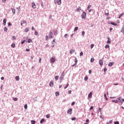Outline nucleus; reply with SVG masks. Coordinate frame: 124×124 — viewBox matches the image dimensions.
<instances>
[{
    "label": "nucleus",
    "mask_w": 124,
    "mask_h": 124,
    "mask_svg": "<svg viewBox=\"0 0 124 124\" xmlns=\"http://www.w3.org/2000/svg\"><path fill=\"white\" fill-rule=\"evenodd\" d=\"M122 97H119L116 99V100H112V102H114V103H118V102H120V103H121V104H123V102H122Z\"/></svg>",
    "instance_id": "nucleus-1"
},
{
    "label": "nucleus",
    "mask_w": 124,
    "mask_h": 124,
    "mask_svg": "<svg viewBox=\"0 0 124 124\" xmlns=\"http://www.w3.org/2000/svg\"><path fill=\"white\" fill-rule=\"evenodd\" d=\"M54 3H58V5H60L62 3V0H54Z\"/></svg>",
    "instance_id": "nucleus-2"
},
{
    "label": "nucleus",
    "mask_w": 124,
    "mask_h": 124,
    "mask_svg": "<svg viewBox=\"0 0 124 124\" xmlns=\"http://www.w3.org/2000/svg\"><path fill=\"white\" fill-rule=\"evenodd\" d=\"M50 62H52V63H54V62H56V59L54 57H52L50 59Z\"/></svg>",
    "instance_id": "nucleus-3"
},
{
    "label": "nucleus",
    "mask_w": 124,
    "mask_h": 124,
    "mask_svg": "<svg viewBox=\"0 0 124 124\" xmlns=\"http://www.w3.org/2000/svg\"><path fill=\"white\" fill-rule=\"evenodd\" d=\"M49 38H53V32L52 31L49 32Z\"/></svg>",
    "instance_id": "nucleus-4"
},
{
    "label": "nucleus",
    "mask_w": 124,
    "mask_h": 124,
    "mask_svg": "<svg viewBox=\"0 0 124 124\" xmlns=\"http://www.w3.org/2000/svg\"><path fill=\"white\" fill-rule=\"evenodd\" d=\"M31 6H32V8H33V9H35L36 7V5L34 2L31 3Z\"/></svg>",
    "instance_id": "nucleus-5"
},
{
    "label": "nucleus",
    "mask_w": 124,
    "mask_h": 124,
    "mask_svg": "<svg viewBox=\"0 0 124 124\" xmlns=\"http://www.w3.org/2000/svg\"><path fill=\"white\" fill-rule=\"evenodd\" d=\"M24 24H27V21L26 20L22 21L21 23V26L23 27V26L24 25Z\"/></svg>",
    "instance_id": "nucleus-6"
},
{
    "label": "nucleus",
    "mask_w": 124,
    "mask_h": 124,
    "mask_svg": "<svg viewBox=\"0 0 124 124\" xmlns=\"http://www.w3.org/2000/svg\"><path fill=\"white\" fill-rule=\"evenodd\" d=\"M86 12H83L81 15V17L82 18H86Z\"/></svg>",
    "instance_id": "nucleus-7"
},
{
    "label": "nucleus",
    "mask_w": 124,
    "mask_h": 124,
    "mask_svg": "<svg viewBox=\"0 0 124 124\" xmlns=\"http://www.w3.org/2000/svg\"><path fill=\"white\" fill-rule=\"evenodd\" d=\"M99 64H100L101 66H102V65H103V61H102V60H100L99 61Z\"/></svg>",
    "instance_id": "nucleus-8"
},
{
    "label": "nucleus",
    "mask_w": 124,
    "mask_h": 124,
    "mask_svg": "<svg viewBox=\"0 0 124 124\" xmlns=\"http://www.w3.org/2000/svg\"><path fill=\"white\" fill-rule=\"evenodd\" d=\"M92 97H93V93L92 92H90L89 93V94H88V97L89 98H92Z\"/></svg>",
    "instance_id": "nucleus-9"
},
{
    "label": "nucleus",
    "mask_w": 124,
    "mask_h": 124,
    "mask_svg": "<svg viewBox=\"0 0 124 124\" xmlns=\"http://www.w3.org/2000/svg\"><path fill=\"white\" fill-rule=\"evenodd\" d=\"M50 87H53L54 86V81H51L49 83Z\"/></svg>",
    "instance_id": "nucleus-10"
},
{
    "label": "nucleus",
    "mask_w": 124,
    "mask_h": 124,
    "mask_svg": "<svg viewBox=\"0 0 124 124\" xmlns=\"http://www.w3.org/2000/svg\"><path fill=\"white\" fill-rule=\"evenodd\" d=\"M6 18H4L3 20V24L4 25V26H5L6 25Z\"/></svg>",
    "instance_id": "nucleus-11"
},
{
    "label": "nucleus",
    "mask_w": 124,
    "mask_h": 124,
    "mask_svg": "<svg viewBox=\"0 0 124 124\" xmlns=\"http://www.w3.org/2000/svg\"><path fill=\"white\" fill-rule=\"evenodd\" d=\"M72 112V108H69L68 110L67 111L68 114H71V112Z\"/></svg>",
    "instance_id": "nucleus-12"
},
{
    "label": "nucleus",
    "mask_w": 124,
    "mask_h": 124,
    "mask_svg": "<svg viewBox=\"0 0 124 124\" xmlns=\"http://www.w3.org/2000/svg\"><path fill=\"white\" fill-rule=\"evenodd\" d=\"M108 40L107 41V44H110L111 43V41L110 40V38H108Z\"/></svg>",
    "instance_id": "nucleus-13"
},
{
    "label": "nucleus",
    "mask_w": 124,
    "mask_h": 124,
    "mask_svg": "<svg viewBox=\"0 0 124 124\" xmlns=\"http://www.w3.org/2000/svg\"><path fill=\"white\" fill-rule=\"evenodd\" d=\"M124 13H123L121 14H120V16L118 17L119 19H121V18H122V17H123V16H124Z\"/></svg>",
    "instance_id": "nucleus-14"
},
{
    "label": "nucleus",
    "mask_w": 124,
    "mask_h": 124,
    "mask_svg": "<svg viewBox=\"0 0 124 124\" xmlns=\"http://www.w3.org/2000/svg\"><path fill=\"white\" fill-rule=\"evenodd\" d=\"M110 24H111V25H112L113 26H118V24L114 22H111Z\"/></svg>",
    "instance_id": "nucleus-15"
},
{
    "label": "nucleus",
    "mask_w": 124,
    "mask_h": 124,
    "mask_svg": "<svg viewBox=\"0 0 124 124\" xmlns=\"http://www.w3.org/2000/svg\"><path fill=\"white\" fill-rule=\"evenodd\" d=\"M29 28H25V30H24V32H28V31H29Z\"/></svg>",
    "instance_id": "nucleus-16"
},
{
    "label": "nucleus",
    "mask_w": 124,
    "mask_h": 124,
    "mask_svg": "<svg viewBox=\"0 0 124 124\" xmlns=\"http://www.w3.org/2000/svg\"><path fill=\"white\" fill-rule=\"evenodd\" d=\"M75 52V50H74L73 49H71L70 50V54H73V53Z\"/></svg>",
    "instance_id": "nucleus-17"
},
{
    "label": "nucleus",
    "mask_w": 124,
    "mask_h": 124,
    "mask_svg": "<svg viewBox=\"0 0 124 124\" xmlns=\"http://www.w3.org/2000/svg\"><path fill=\"white\" fill-rule=\"evenodd\" d=\"M121 32L123 33L124 34V25L122 27V29L121 30Z\"/></svg>",
    "instance_id": "nucleus-18"
},
{
    "label": "nucleus",
    "mask_w": 124,
    "mask_h": 124,
    "mask_svg": "<svg viewBox=\"0 0 124 124\" xmlns=\"http://www.w3.org/2000/svg\"><path fill=\"white\" fill-rule=\"evenodd\" d=\"M16 81H19V80H20V78H19V76L16 77Z\"/></svg>",
    "instance_id": "nucleus-19"
},
{
    "label": "nucleus",
    "mask_w": 124,
    "mask_h": 124,
    "mask_svg": "<svg viewBox=\"0 0 124 124\" xmlns=\"http://www.w3.org/2000/svg\"><path fill=\"white\" fill-rule=\"evenodd\" d=\"M45 121V120L44 119H41V120L40 122V124H43V123H44Z\"/></svg>",
    "instance_id": "nucleus-20"
},
{
    "label": "nucleus",
    "mask_w": 124,
    "mask_h": 124,
    "mask_svg": "<svg viewBox=\"0 0 124 124\" xmlns=\"http://www.w3.org/2000/svg\"><path fill=\"white\" fill-rule=\"evenodd\" d=\"M113 64H114V62H109L108 64V66H112V65H113Z\"/></svg>",
    "instance_id": "nucleus-21"
},
{
    "label": "nucleus",
    "mask_w": 124,
    "mask_h": 124,
    "mask_svg": "<svg viewBox=\"0 0 124 124\" xmlns=\"http://www.w3.org/2000/svg\"><path fill=\"white\" fill-rule=\"evenodd\" d=\"M55 94L56 96H59V95H60V93H59V92H57L55 93Z\"/></svg>",
    "instance_id": "nucleus-22"
},
{
    "label": "nucleus",
    "mask_w": 124,
    "mask_h": 124,
    "mask_svg": "<svg viewBox=\"0 0 124 124\" xmlns=\"http://www.w3.org/2000/svg\"><path fill=\"white\" fill-rule=\"evenodd\" d=\"M91 7H92V5H88L87 7V10H90V9H91Z\"/></svg>",
    "instance_id": "nucleus-23"
},
{
    "label": "nucleus",
    "mask_w": 124,
    "mask_h": 124,
    "mask_svg": "<svg viewBox=\"0 0 124 124\" xmlns=\"http://www.w3.org/2000/svg\"><path fill=\"white\" fill-rule=\"evenodd\" d=\"M90 62H94V58H91Z\"/></svg>",
    "instance_id": "nucleus-24"
},
{
    "label": "nucleus",
    "mask_w": 124,
    "mask_h": 124,
    "mask_svg": "<svg viewBox=\"0 0 124 124\" xmlns=\"http://www.w3.org/2000/svg\"><path fill=\"white\" fill-rule=\"evenodd\" d=\"M28 43H31V42H32V40L31 39H29L28 40Z\"/></svg>",
    "instance_id": "nucleus-25"
},
{
    "label": "nucleus",
    "mask_w": 124,
    "mask_h": 124,
    "mask_svg": "<svg viewBox=\"0 0 124 124\" xmlns=\"http://www.w3.org/2000/svg\"><path fill=\"white\" fill-rule=\"evenodd\" d=\"M31 124H35V121L34 120L31 121Z\"/></svg>",
    "instance_id": "nucleus-26"
},
{
    "label": "nucleus",
    "mask_w": 124,
    "mask_h": 124,
    "mask_svg": "<svg viewBox=\"0 0 124 124\" xmlns=\"http://www.w3.org/2000/svg\"><path fill=\"white\" fill-rule=\"evenodd\" d=\"M15 44H12L11 47H12L13 48H15Z\"/></svg>",
    "instance_id": "nucleus-27"
},
{
    "label": "nucleus",
    "mask_w": 124,
    "mask_h": 124,
    "mask_svg": "<svg viewBox=\"0 0 124 124\" xmlns=\"http://www.w3.org/2000/svg\"><path fill=\"white\" fill-rule=\"evenodd\" d=\"M78 62V60H77V58L75 59V62L76 64H77V62Z\"/></svg>",
    "instance_id": "nucleus-28"
},
{
    "label": "nucleus",
    "mask_w": 124,
    "mask_h": 124,
    "mask_svg": "<svg viewBox=\"0 0 124 124\" xmlns=\"http://www.w3.org/2000/svg\"><path fill=\"white\" fill-rule=\"evenodd\" d=\"M64 76V75H63V73H62V74L60 78L61 79H62V78H63V77Z\"/></svg>",
    "instance_id": "nucleus-29"
},
{
    "label": "nucleus",
    "mask_w": 124,
    "mask_h": 124,
    "mask_svg": "<svg viewBox=\"0 0 124 124\" xmlns=\"http://www.w3.org/2000/svg\"><path fill=\"white\" fill-rule=\"evenodd\" d=\"M78 31V27H75L74 29V31Z\"/></svg>",
    "instance_id": "nucleus-30"
},
{
    "label": "nucleus",
    "mask_w": 124,
    "mask_h": 124,
    "mask_svg": "<svg viewBox=\"0 0 124 124\" xmlns=\"http://www.w3.org/2000/svg\"><path fill=\"white\" fill-rule=\"evenodd\" d=\"M109 47H110V46H109V45H106L105 46L106 49H107V48H109Z\"/></svg>",
    "instance_id": "nucleus-31"
},
{
    "label": "nucleus",
    "mask_w": 124,
    "mask_h": 124,
    "mask_svg": "<svg viewBox=\"0 0 124 124\" xmlns=\"http://www.w3.org/2000/svg\"><path fill=\"white\" fill-rule=\"evenodd\" d=\"M13 100H14V101H17L18 100V98H13Z\"/></svg>",
    "instance_id": "nucleus-32"
},
{
    "label": "nucleus",
    "mask_w": 124,
    "mask_h": 124,
    "mask_svg": "<svg viewBox=\"0 0 124 124\" xmlns=\"http://www.w3.org/2000/svg\"><path fill=\"white\" fill-rule=\"evenodd\" d=\"M104 97H105L106 100H108V98H107V96L105 93L104 94Z\"/></svg>",
    "instance_id": "nucleus-33"
},
{
    "label": "nucleus",
    "mask_w": 124,
    "mask_h": 124,
    "mask_svg": "<svg viewBox=\"0 0 124 124\" xmlns=\"http://www.w3.org/2000/svg\"><path fill=\"white\" fill-rule=\"evenodd\" d=\"M7 30H8V29H7V28H6V27H4V31H7Z\"/></svg>",
    "instance_id": "nucleus-34"
},
{
    "label": "nucleus",
    "mask_w": 124,
    "mask_h": 124,
    "mask_svg": "<svg viewBox=\"0 0 124 124\" xmlns=\"http://www.w3.org/2000/svg\"><path fill=\"white\" fill-rule=\"evenodd\" d=\"M55 80H58L59 79V76H56L55 77Z\"/></svg>",
    "instance_id": "nucleus-35"
},
{
    "label": "nucleus",
    "mask_w": 124,
    "mask_h": 124,
    "mask_svg": "<svg viewBox=\"0 0 124 124\" xmlns=\"http://www.w3.org/2000/svg\"><path fill=\"white\" fill-rule=\"evenodd\" d=\"M24 108L25 109H28V105L27 104L24 105Z\"/></svg>",
    "instance_id": "nucleus-36"
},
{
    "label": "nucleus",
    "mask_w": 124,
    "mask_h": 124,
    "mask_svg": "<svg viewBox=\"0 0 124 124\" xmlns=\"http://www.w3.org/2000/svg\"><path fill=\"white\" fill-rule=\"evenodd\" d=\"M69 86V84L68 83H67L66 85V87H65L64 88V89L65 90V89H66L68 86Z\"/></svg>",
    "instance_id": "nucleus-37"
},
{
    "label": "nucleus",
    "mask_w": 124,
    "mask_h": 124,
    "mask_svg": "<svg viewBox=\"0 0 124 124\" xmlns=\"http://www.w3.org/2000/svg\"><path fill=\"white\" fill-rule=\"evenodd\" d=\"M12 38L13 40H16V37L15 36H13Z\"/></svg>",
    "instance_id": "nucleus-38"
},
{
    "label": "nucleus",
    "mask_w": 124,
    "mask_h": 124,
    "mask_svg": "<svg viewBox=\"0 0 124 124\" xmlns=\"http://www.w3.org/2000/svg\"><path fill=\"white\" fill-rule=\"evenodd\" d=\"M12 12H13V14H15V13H16L15 10L12 9Z\"/></svg>",
    "instance_id": "nucleus-39"
},
{
    "label": "nucleus",
    "mask_w": 124,
    "mask_h": 124,
    "mask_svg": "<svg viewBox=\"0 0 124 124\" xmlns=\"http://www.w3.org/2000/svg\"><path fill=\"white\" fill-rule=\"evenodd\" d=\"M46 118H47V119H49V118H50V114H47L46 115Z\"/></svg>",
    "instance_id": "nucleus-40"
},
{
    "label": "nucleus",
    "mask_w": 124,
    "mask_h": 124,
    "mask_svg": "<svg viewBox=\"0 0 124 124\" xmlns=\"http://www.w3.org/2000/svg\"><path fill=\"white\" fill-rule=\"evenodd\" d=\"M46 40H49V36L47 35L46 36Z\"/></svg>",
    "instance_id": "nucleus-41"
},
{
    "label": "nucleus",
    "mask_w": 124,
    "mask_h": 124,
    "mask_svg": "<svg viewBox=\"0 0 124 124\" xmlns=\"http://www.w3.org/2000/svg\"><path fill=\"white\" fill-rule=\"evenodd\" d=\"M94 46V45L91 44V49H93V48Z\"/></svg>",
    "instance_id": "nucleus-42"
},
{
    "label": "nucleus",
    "mask_w": 124,
    "mask_h": 124,
    "mask_svg": "<svg viewBox=\"0 0 124 124\" xmlns=\"http://www.w3.org/2000/svg\"><path fill=\"white\" fill-rule=\"evenodd\" d=\"M99 112H101V108H99V109L98 110V113H99Z\"/></svg>",
    "instance_id": "nucleus-43"
},
{
    "label": "nucleus",
    "mask_w": 124,
    "mask_h": 124,
    "mask_svg": "<svg viewBox=\"0 0 124 124\" xmlns=\"http://www.w3.org/2000/svg\"><path fill=\"white\" fill-rule=\"evenodd\" d=\"M114 124H120V123L119 121H116L114 122Z\"/></svg>",
    "instance_id": "nucleus-44"
},
{
    "label": "nucleus",
    "mask_w": 124,
    "mask_h": 124,
    "mask_svg": "<svg viewBox=\"0 0 124 124\" xmlns=\"http://www.w3.org/2000/svg\"><path fill=\"white\" fill-rule=\"evenodd\" d=\"M72 121H75V120H76V117H73L71 119Z\"/></svg>",
    "instance_id": "nucleus-45"
},
{
    "label": "nucleus",
    "mask_w": 124,
    "mask_h": 124,
    "mask_svg": "<svg viewBox=\"0 0 124 124\" xmlns=\"http://www.w3.org/2000/svg\"><path fill=\"white\" fill-rule=\"evenodd\" d=\"M104 72H106V71H107V68H106V67H105L104 68Z\"/></svg>",
    "instance_id": "nucleus-46"
},
{
    "label": "nucleus",
    "mask_w": 124,
    "mask_h": 124,
    "mask_svg": "<svg viewBox=\"0 0 124 124\" xmlns=\"http://www.w3.org/2000/svg\"><path fill=\"white\" fill-rule=\"evenodd\" d=\"M88 77H87V76H86V77L84 78V80H85V81H87V80H88Z\"/></svg>",
    "instance_id": "nucleus-47"
},
{
    "label": "nucleus",
    "mask_w": 124,
    "mask_h": 124,
    "mask_svg": "<svg viewBox=\"0 0 124 124\" xmlns=\"http://www.w3.org/2000/svg\"><path fill=\"white\" fill-rule=\"evenodd\" d=\"M82 36H84L85 35V31H83L82 32Z\"/></svg>",
    "instance_id": "nucleus-48"
},
{
    "label": "nucleus",
    "mask_w": 124,
    "mask_h": 124,
    "mask_svg": "<svg viewBox=\"0 0 124 124\" xmlns=\"http://www.w3.org/2000/svg\"><path fill=\"white\" fill-rule=\"evenodd\" d=\"M93 106H91L90 108V110H93Z\"/></svg>",
    "instance_id": "nucleus-49"
},
{
    "label": "nucleus",
    "mask_w": 124,
    "mask_h": 124,
    "mask_svg": "<svg viewBox=\"0 0 124 124\" xmlns=\"http://www.w3.org/2000/svg\"><path fill=\"white\" fill-rule=\"evenodd\" d=\"M74 104H75V102H73L71 104L72 106H73V105H74Z\"/></svg>",
    "instance_id": "nucleus-50"
},
{
    "label": "nucleus",
    "mask_w": 124,
    "mask_h": 124,
    "mask_svg": "<svg viewBox=\"0 0 124 124\" xmlns=\"http://www.w3.org/2000/svg\"><path fill=\"white\" fill-rule=\"evenodd\" d=\"M80 57H81V56H83V52H81L80 53Z\"/></svg>",
    "instance_id": "nucleus-51"
},
{
    "label": "nucleus",
    "mask_w": 124,
    "mask_h": 124,
    "mask_svg": "<svg viewBox=\"0 0 124 124\" xmlns=\"http://www.w3.org/2000/svg\"><path fill=\"white\" fill-rule=\"evenodd\" d=\"M25 42H26L25 40H24L23 41L21 42V44H23L25 43Z\"/></svg>",
    "instance_id": "nucleus-52"
},
{
    "label": "nucleus",
    "mask_w": 124,
    "mask_h": 124,
    "mask_svg": "<svg viewBox=\"0 0 124 124\" xmlns=\"http://www.w3.org/2000/svg\"><path fill=\"white\" fill-rule=\"evenodd\" d=\"M64 37H65V38H67V34H65L64 35Z\"/></svg>",
    "instance_id": "nucleus-53"
},
{
    "label": "nucleus",
    "mask_w": 124,
    "mask_h": 124,
    "mask_svg": "<svg viewBox=\"0 0 124 124\" xmlns=\"http://www.w3.org/2000/svg\"><path fill=\"white\" fill-rule=\"evenodd\" d=\"M71 90H70V91H69L68 92V93L69 94H70V93H71Z\"/></svg>",
    "instance_id": "nucleus-54"
},
{
    "label": "nucleus",
    "mask_w": 124,
    "mask_h": 124,
    "mask_svg": "<svg viewBox=\"0 0 124 124\" xmlns=\"http://www.w3.org/2000/svg\"><path fill=\"white\" fill-rule=\"evenodd\" d=\"M35 35H37V34H38V32H37V31H35Z\"/></svg>",
    "instance_id": "nucleus-55"
},
{
    "label": "nucleus",
    "mask_w": 124,
    "mask_h": 124,
    "mask_svg": "<svg viewBox=\"0 0 124 124\" xmlns=\"http://www.w3.org/2000/svg\"><path fill=\"white\" fill-rule=\"evenodd\" d=\"M26 52H30V49L27 48L26 49Z\"/></svg>",
    "instance_id": "nucleus-56"
},
{
    "label": "nucleus",
    "mask_w": 124,
    "mask_h": 124,
    "mask_svg": "<svg viewBox=\"0 0 124 124\" xmlns=\"http://www.w3.org/2000/svg\"><path fill=\"white\" fill-rule=\"evenodd\" d=\"M105 15H106V16H108V15H109V13L105 12Z\"/></svg>",
    "instance_id": "nucleus-57"
},
{
    "label": "nucleus",
    "mask_w": 124,
    "mask_h": 124,
    "mask_svg": "<svg viewBox=\"0 0 124 124\" xmlns=\"http://www.w3.org/2000/svg\"><path fill=\"white\" fill-rule=\"evenodd\" d=\"M89 74H92V70H90L89 71Z\"/></svg>",
    "instance_id": "nucleus-58"
},
{
    "label": "nucleus",
    "mask_w": 124,
    "mask_h": 124,
    "mask_svg": "<svg viewBox=\"0 0 124 124\" xmlns=\"http://www.w3.org/2000/svg\"><path fill=\"white\" fill-rule=\"evenodd\" d=\"M80 10H81V9H79L78 8V9H77V12H79V11H80Z\"/></svg>",
    "instance_id": "nucleus-59"
},
{
    "label": "nucleus",
    "mask_w": 124,
    "mask_h": 124,
    "mask_svg": "<svg viewBox=\"0 0 124 124\" xmlns=\"http://www.w3.org/2000/svg\"><path fill=\"white\" fill-rule=\"evenodd\" d=\"M109 123V124H112V123H113V120H110Z\"/></svg>",
    "instance_id": "nucleus-60"
},
{
    "label": "nucleus",
    "mask_w": 124,
    "mask_h": 124,
    "mask_svg": "<svg viewBox=\"0 0 124 124\" xmlns=\"http://www.w3.org/2000/svg\"><path fill=\"white\" fill-rule=\"evenodd\" d=\"M39 62L41 63V58L39 59Z\"/></svg>",
    "instance_id": "nucleus-61"
},
{
    "label": "nucleus",
    "mask_w": 124,
    "mask_h": 124,
    "mask_svg": "<svg viewBox=\"0 0 124 124\" xmlns=\"http://www.w3.org/2000/svg\"><path fill=\"white\" fill-rule=\"evenodd\" d=\"M1 80H4V78L3 77H2L1 78Z\"/></svg>",
    "instance_id": "nucleus-62"
},
{
    "label": "nucleus",
    "mask_w": 124,
    "mask_h": 124,
    "mask_svg": "<svg viewBox=\"0 0 124 124\" xmlns=\"http://www.w3.org/2000/svg\"><path fill=\"white\" fill-rule=\"evenodd\" d=\"M8 26H11V23L10 22H9L8 24Z\"/></svg>",
    "instance_id": "nucleus-63"
},
{
    "label": "nucleus",
    "mask_w": 124,
    "mask_h": 124,
    "mask_svg": "<svg viewBox=\"0 0 124 124\" xmlns=\"http://www.w3.org/2000/svg\"><path fill=\"white\" fill-rule=\"evenodd\" d=\"M121 101H122V102H124V99H122Z\"/></svg>",
    "instance_id": "nucleus-64"
}]
</instances>
